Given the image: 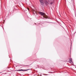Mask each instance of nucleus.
I'll use <instances>...</instances> for the list:
<instances>
[{
    "label": "nucleus",
    "mask_w": 76,
    "mask_h": 76,
    "mask_svg": "<svg viewBox=\"0 0 76 76\" xmlns=\"http://www.w3.org/2000/svg\"><path fill=\"white\" fill-rule=\"evenodd\" d=\"M25 66H29V65H25Z\"/></svg>",
    "instance_id": "obj_16"
},
{
    "label": "nucleus",
    "mask_w": 76,
    "mask_h": 76,
    "mask_svg": "<svg viewBox=\"0 0 76 76\" xmlns=\"http://www.w3.org/2000/svg\"><path fill=\"white\" fill-rule=\"evenodd\" d=\"M53 2H54V1H52V2H50V4H51V5H52V4H53Z\"/></svg>",
    "instance_id": "obj_10"
},
{
    "label": "nucleus",
    "mask_w": 76,
    "mask_h": 76,
    "mask_svg": "<svg viewBox=\"0 0 76 76\" xmlns=\"http://www.w3.org/2000/svg\"><path fill=\"white\" fill-rule=\"evenodd\" d=\"M39 14H40V15H41V16H44L45 15V13L43 12H39Z\"/></svg>",
    "instance_id": "obj_1"
},
{
    "label": "nucleus",
    "mask_w": 76,
    "mask_h": 76,
    "mask_svg": "<svg viewBox=\"0 0 76 76\" xmlns=\"http://www.w3.org/2000/svg\"><path fill=\"white\" fill-rule=\"evenodd\" d=\"M17 71H23V69H18V70H17Z\"/></svg>",
    "instance_id": "obj_8"
},
{
    "label": "nucleus",
    "mask_w": 76,
    "mask_h": 76,
    "mask_svg": "<svg viewBox=\"0 0 76 76\" xmlns=\"http://www.w3.org/2000/svg\"><path fill=\"white\" fill-rule=\"evenodd\" d=\"M61 26H62V27H63V26H61Z\"/></svg>",
    "instance_id": "obj_15"
},
{
    "label": "nucleus",
    "mask_w": 76,
    "mask_h": 76,
    "mask_svg": "<svg viewBox=\"0 0 76 76\" xmlns=\"http://www.w3.org/2000/svg\"><path fill=\"white\" fill-rule=\"evenodd\" d=\"M48 23H52V22H48Z\"/></svg>",
    "instance_id": "obj_12"
},
{
    "label": "nucleus",
    "mask_w": 76,
    "mask_h": 76,
    "mask_svg": "<svg viewBox=\"0 0 76 76\" xmlns=\"http://www.w3.org/2000/svg\"><path fill=\"white\" fill-rule=\"evenodd\" d=\"M42 18V19H43V18Z\"/></svg>",
    "instance_id": "obj_17"
},
{
    "label": "nucleus",
    "mask_w": 76,
    "mask_h": 76,
    "mask_svg": "<svg viewBox=\"0 0 76 76\" xmlns=\"http://www.w3.org/2000/svg\"><path fill=\"white\" fill-rule=\"evenodd\" d=\"M69 61H70V63H73V62L72 60V58H70L69 59Z\"/></svg>",
    "instance_id": "obj_4"
},
{
    "label": "nucleus",
    "mask_w": 76,
    "mask_h": 76,
    "mask_svg": "<svg viewBox=\"0 0 76 76\" xmlns=\"http://www.w3.org/2000/svg\"><path fill=\"white\" fill-rule=\"evenodd\" d=\"M28 11H29V8H28Z\"/></svg>",
    "instance_id": "obj_13"
},
{
    "label": "nucleus",
    "mask_w": 76,
    "mask_h": 76,
    "mask_svg": "<svg viewBox=\"0 0 76 76\" xmlns=\"http://www.w3.org/2000/svg\"><path fill=\"white\" fill-rule=\"evenodd\" d=\"M33 13H34H34H35L37 14V12H36L35 11V10H33Z\"/></svg>",
    "instance_id": "obj_9"
},
{
    "label": "nucleus",
    "mask_w": 76,
    "mask_h": 76,
    "mask_svg": "<svg viewBox=\"0 0 76 76\" xmlns=\"http://www.w3.org/2000/svg\"><path fill=\"white\" fill-rule=\"evenodd\" d=\"M53 1H54V0H49V3H51Z\"/></svg>",
    "instance_id": "obj_6"
},
{
    "label": "nucleus",
    "mask_w": 76,
    "mask_h": 76,
    "mask_svg": "<svg viewBox=\"0 0 76 76\" xmlns=\"http://www.w3.org/2000/svg\"><path fill=\"white\" fill-rule=\"evenodd\" d=\"M43 75H45V76H47V75H48V74H43Z\"/></svg>",
    "instance_id": "obj_11"
},
{
    "label": "nucleus",
    "mask_w": 76,
    "mask_h": 76,
    "mask_svg": "<svg viewBox=\"0 0 76 76\" xmlns=\"http://www.w3.org/2000/svg\"><path fill=\"white\" fill-rule=\"evenodd\" d=\"M44 17V18H45V19H47V16L45 15Z\"/></svg>",
    "instance_id": "obj_7"
},
{
    "label": "nucleus",
    "mask_w": 76,
    "mask_h": 76,
    "mask_svg": "<svg viewBox=\"0 0 76 76\" xmlns=\"http://www.w3.org/2000/svg\"><path fill=\"white\" fill-rule=\"evenodd\" d=\"M31 70V69H23V71H28V70Z\"/></svg>",
    "instance_id": "obj_5"
},
{
    "label": "nucleus",
    "mask_w": 76,
    "mask_h": 76,
    "mask_svg": "<svg viewBox=\"0 0 76 76\" xmlns=\"http://www.w3.org/2000/svg\"><path fill=\"white\" fill-rule=\"evenodd\" d=\"M40 0V2L42 6H43V5H44V2L43 1V0Z\"/></svg>",
    "instance_id": "obj_2"
},
{
    "label": "nucleus",
    "mask_w": 76,
    "mask_h": 76,
    "mask_svg": "<svg viewBox=\"0 0 76 76\" xmlns=\"http://www.w3.org/2000/svg\"><path fill=\"white\" fill-rule=\"evenodd\" d=\"M44 2L45 4H48V2L47 1V0H44Z\"/></svg>",
    "instance_id": "obj_3"
},
{
    "label": "nucleus",
    "mask_w": 76,
    "mask_h": 76,
    "mask_svg": "<svg viewBox=\"0 0 76 76\" xmlns=\"http://www.w3.org/2000/svg\"><path fill=\"white\" fill-rule=\"evenodd\" d=\"M71 48H72V47H71Z\"/></svg>",
    "instance_id": "obj_14"
}]
</instances>
